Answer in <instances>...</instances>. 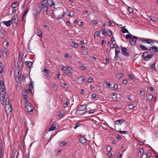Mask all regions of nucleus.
<instances>
[{
	"instance_id": "obj_1",
	"label": "nucleus",
	"mask_w": 158,
	"mask_h": 158,
	"mask_svg": "<svg viewBox=\"0 0 158 158\" xmlns=\"http://www.w3.org/2000/svg\"><path fill=\"white\" fill-rule=\"evenodd\" d=\"M47 0H41V3L39 4V7L40 11L44 14H47L48 7L47 4Z\"/></svg>"
},
{
	"instance_id": "obj_2",
	"label": "nucleus",
	"mask_w": 158,
	"mask_h": 158,
	"mask_svg": "<svg viewBox=\"0 0 158 158\" xmlns=\"http://www.w3.org/2000/svg\"><path fill=\"white\" fill-rule=\"evenodd\" d=\"M24 106L25 107V111L28 113L32 112L34 110V107L31 104L29 103L28 101H26Z\"/></svg>"
},
{
	"instance_id": "obj_3",
	"label": "nucleus",
	"mask_w": 158,
	"mask_h": 158,
	"mask_svg": "<svg viewBox=\"0 0 158 158\" xmlns=\"http://www.w3.org/2000/svg\"><path fill=\"white\" fill-rule=\"evenodd\" d=\"M148 53L147 52H145L143 53L142 58L144 59L145 61H149L153 56V55L151 54L148 55Z\"/></svg>"
},
{
	"instance_id": "obj_4",
	"label": "nucleus",
	"mask_w": 158,
	"mask_h": 158,
	"mask_svg": "<svg viewBox=\"0 0 158 158\" xmlns=\"http://www.w3.org/2000/svg\"><path fill=\"white\" fill-rule=\"evenodd\" d=\"M47 4L48 6L55 8H56L55 3L52 0H47Z\"/></svg>"
},
{
	"instance_id": "obj_5",
	"label": "nucleus",
	"mask_w": 158,
	"mask_h": 158,
	"mask_svg": "<svg viewBox=\"0 0 158 158\" xmlns=\"http://www.w3.org/2000/svg\"><path fill=\"white\" fill-rule=\"evenodd\" d=\"M137 37L134 36H133L129 41V42L132 45H135L136 43Z\"/></svg>"
},
{
	"instance_id": "obj_6",
	"label": "nucleus",
	"mask_w": 158,
	"mask_h": 158,
	"mask_svg": "<svg viewBox=\"0 0 158 158\" xmlns=\"http://www.w3.org/2000/svg\"><path fill=\"white\" fill-rule=\"evenodd\" d=\"M149 50L154 53H156L158 52V47L155 45L150 47L149 49Z\"/></svg>"
},
{
	"instance_id": "obj_7",
	"label": "nucleus",
	"mask_w": 158,
	"mask_h": 158,
	"mask_svg": "<svg viewBox=\"0 0 158 158\" xmlns=\"http://www.w3.org/2000/svg\"><path fill=\"white\" fill-rule=\"evenodd\" d=\"M127 49L126 48L122 47L121 51L122 54L125 56H129V52H127Z\"/></svg>"
},
{
	"instance_id": "obj_8",
	"label": "nucleus",
	"mask_w": 158,
	"mask_h": 158,
	"mask_svg": "<svg viewBox=\"0 0 158 158\" xmlns=\"http://www.w3.org/2000/svg\"><path fill=\"white\" fill-rule=\"evenodd\" d=\"M58 125V124L56 122L54 123L51 126V127L48 129V131H50L55 130L56 128V127Z\"/></svg>"
},
{
	"instance_id": "obj_9",
	"label": "nucleus",
	"mask_w": 158,
	"mask_h": 158,
	"mask_svg": "<svg viewBox=\"0 0 158 158\" xmlns=\"http://www.w3.org/2000/svg\"><path fill=\"white\" fill-rule=\"evenodd\" d=\"M11 20L13 21L14 23L16 25H17L18 24L19 19L17 15L16 16H15L13 18L11 19Z\"/></svg>"
},
{
	"instance_id": "obj_10",
	"label": "nucleus",
	"mask_w": 158,
	"mask_h": 158,
	"mask_svg": "<svg viewBox=\"0 0 158 158\" xmlns=\"http://www.w3.org/2000/svg\"><path fill=\"white\" fill-rule=\"evenodd\" d=\"M140 40L141 42L143 43H147L149 44L151 43V41L154 42V41L150 39H146L143 40V38H141Z\"/></svg>"
},
{
	"instance_id": "obj_11",
	"label": "nucleus",
	"mask_w": 158,
	"mask_h": 158,
	"mask_svg": "<svg viewBox=\"0 0 158 158\" xmlns=\"http://www.w3.org/2000/svg\"><path fill=\"white\" fill-rule=\"evenodd\" d=\"M27 94L26 92L23 91L22 93V95L24 98L25 102H26V101H28V97Z\"/></svg>"
},
{
	"instance_id": "obj_12",
	"label": "nucleus",
	"mask_w": 158,
	"mask_h": 158,
	"mask_svg": "<svg viewBox=\"0 0 158 158\" xmlns=\"http://www.w3.org/2000/svg\"><path fill=\"white\" fill-rule=\"evenodd\" d=\"M79 141L82 144H84L86 142V139L84 137L81 136L79 138Z\"/></svg>"
},
{
	"instance_id": "obj_13",
	"label": "nucleus",
	"mask_w": 158,
	"mask_h": 158,
	"mask_svg": "<svg viewBox=\"0 0 158 158\" xmlns=\"http://www.w3.org/2000/svg\"><path fill=\"white\" fill-rule=\"evenodd\" d=\"M86 107L87 106L85 105H84L80 106L78 108L77 112V113L79 111L84 110H85L86 109Z\"/></svg>"
},
{
	"instance_id": "obj_14",
	"label": "nucleus",
	"mask_w": 158,
	"mask_h": 158,
	"mask_svg": "<svg viewBox=\"0 0 158 158\" xmlns=\"http://www.w3.org/2000/svg\"><path fill=\"white\" fill-rule=\"evenodd\" d=\"M125 121L124 119H121L116 121L115 124L118 125H121L122 124L125 122Z\"/></svg>"
},
{
	"instance_id": "obj_15",
	"label": "nucleus",
	"mask_w": 158,
	"mask_h": 158,
	"mask_svg": "<svg viewBox=\"0 0 158 158\" xmlns=\"http://www.w3.org/2000/svg\"><path fill=\"white\" fill-rule=\"evenodd\" d=\"M3 23L7 27H9L10 26L12 23V21L11 20H10L8 21H4L3 22Z\"/></svg>"
},
{
	"instance_id": "obj_16",
	"label": "nucleus",
	"mask_w": 158,
	"mask_h": 158,
	"mask_svg": "<svg viewBox=\"0 0 158 158\" xmlns=\"http://www.w3.org/2000/svg\"><path fill=\"white\" fill-rule=\"evenodd\" d=\"M70 70L69 69H65V70H64V72L66 75L69 77H71L72 75V73Z\"/></svg>"
},
{
	"instance_id": "obj_17",
	"label": "nucleus",
	"mask_w": 158,
	"mask_h": 158,
	"mask_svg": "<svg viewBox=\"0 0 158 158\" xmlns=\"http://www.w3.org/2000/svg\"><path fill=\"white\" fill-rule=\"evenodd\" d=\"M36 33L37 35L40 37H42L43 36L42 32L41 30L39 29H36Z\"/></svg>"
},
{
	"instance_id": "obj_18",
	"label": "nucleus",
	"mask_w": 158,
	"mask_h": 158,
	"mask_svg": "<svg viewBox=\"0 0 158 158\" xmlns=\"http://www.w3.org/2000/svg\"><path fill=\"white\" fill-rule=\"evenodd\" d=\"M153 98V95L151 94H149L147 96V100L148 102H150Z\"/></svg>"
},
{
	"instance_id": "obj_19",
	"label": "nucleus",
	"mask_w": 158,
	"mask_h": 158,
	"mask_svg": "<svg viewBox=\"0 0 158 158\" xmlns=\"http://www.w3.org/2000/svg\"><path fill=\"white\" fill-rule=\"evenodd\" d=\"M67 144V143L64 141H61L59 143V146L61 147L66 145Z\"/></svg>"
},
{
	"instance_id": "obj_20",
	"label": "nucleus",
	"mask_w": 158,
	"mask_h": 158,
	"mask_svg": "<svg viewBox=\"0 0 158 158\" xmlns=\"http://www.w3.org/2000/svg\"><path fill=\"white\" fill-rule=\"evenodd\" d=\"M117 94L116 93H112L111 96L114 101H116L117 99Z\"/></svg>"
},
{
	"instance_id": "obj_21",
	"label": "nucleus",
	"mask_w": 158,
	"mask_h": 158,
	"mask_svg": "<svg viewBox=\"0 0 158 158\" xmlns=\"http://www.w3.org/2000/svg\"><path fill=\"white\" fill-rule=\"evenodd\" d=\"M33 14L35 16V19L36 20H37L38 19V13L36 10H34Z\"/></svg>"
},
{
	"instance_id": "obj_22",
	"label": "nucleus",
	"mask_w": 158,
	"mask_h": 158,
	"mask_svg": "<svg viewBox=\"0 0 158 158\" xmlns=\"http://www.w3.org/2000/svg\"><path fill=\"white\" fill-rule=\"evenodd\" d=\"M25 64L28 66V68H30L33 64L32 62L26 61L25 62Z\"/></svg>"
},
{
	"instance_id": "obj_23",
	"label": "nucleus",
	"mask_w": 158,
	"mask_h": 158,
	"mask_svg": "<svg viewBox=\"0 0 158 158\" xmlns=\"http://www.w3.org/2000/svg\"><path fill=\"white\" fill-rule=\"evenodd\" d=\"M5 109L6 111H8L10 112L11 110V108L10 105L6 106Z\"/></svg>"
},
{
	"instance_id": "obj_24",
	"label": "nucleus",
	"mask_w": 158,
	"mask_h": 158,
	"mask_svg": "<svg viewBox=\"0 0 158 158\" xmlns=\"http://www.w3.org/2000/svg\"><path fill=\"white\" fill-rule=\"evenodd\" d=\"M18 4L19 3L18 2H15L12 4L11 6L13 9L15 8L18 5Z\"/></svg>"
},
{
	"instance_id": "obj_25",
	"label": "nucleus",
	"mask_w": 158,
	"mask_h": 158,
	"mask_svg": "<svg viewBox=\"0 0 158 158\" xmlns=\"http://www.w3.org/2000/svg\"><path fill=\"white\" fill-rule=\"evenodd\" d=\"M123 76V75L122 73L116 74L115 77L118 79H120L122 78Z\"/></svg>"
},
{
	"instance_id": "obj_26",
	"label": "nucleus",
	"mask_w": 158,
	"mask_h": 158,
	"mask_svg": "<svg viewBox=\"0 0 158 158\" xmlns=\"http://www.w3.org/2000/svg\"><path fill=\"white\" fill-rule=\"evenodd\" d=\"M139 47L143 50H148V48L146 47L142 44L140 45Z\"/></svg>"
},
{
	"instance_id": "obj_27",
	"label": "nucleus",
	"mask_w": 158,
	"mask_h": 158,
	"mask_svg": "<svg viewBox=\"0 0 158 158\" xmlns=\"http://www.w3.org/2000/svg\"><path fill=\"white\" fill-rule=\"evenodd\" d=\"M24 92H26V93L27 94H31L32 93L31 91L29 88H26L25 89V91H24Z\"/></svg>"
},
{
	"instance_id": "obj_28",
	"label": "nucleus",
	"mask_w": 158,
	"mask_h": 158,
	"mask_svg": "<svg viewBox=\"0 0 158 158\" xmlns=\"http://www.w3.org/2000/svg\"><path fill=\"white\" fill-rule=\"evenodd\" d=\"M79 69L81 70H85L86 69V67L84 65V64H82L79 67Z\"/></svg>"
},
{
	"instance_id": "obj_29",
	"label": "nucleus",
	"mask_w": 158,
	"mask_h": 158,
	"mask_svg": "<svg viewBox=\"0 0 158 158\" xmlns=\"http://www.w3.org/2000/svg\"><path fill=\"white\" fill-rule=\"evenodd\" d=\"M4 36V34L3 33V31L2 30H0V39H2Z\"/></svg>"
},
{
	"instance_id": "obj_30",
	"label": "nucleus",
	"mask_w": 158,
	"mask_h": 158,
	"mask_svg": "<svg viewBox=\"0 0 158 158\" xmlns=\"http://www.w3.org/2000/svg\"><path fill=\"white\" fill-rule=\"evenodd\" d=\"M122 32L123 33H129V32L127 30V29L124 28V27H122Z\"/></svg>"
},
{
	"instance_id": "obj_31",
	"label": "nucleus",
	"mask_w": 158,
	"mask_h": 158,
	"mask_svg": "<svg viewBox=\"0 0 158 158\" xmlns=\"http://www.w3.org/2000/svg\"><path fill=\"white\" fill-rule=\"evenodd\" d=\"M18 64L19 67H22L23 64V62L22 60H19Z\"/></svg>"
},
{
	"instance_id": "obj_32",
	"label": "nucleus",
	"mask_w": 158,
	"mask_h": 158,
	"mask_svg": "<svg viewBox=\"0 0 158 158\" xmlns=\"http://www.w3.org/2000/svg\"><path fill=\"white\" fill-rule=\"evenodd\" d=\"M150 19L153 21H156L157 20V19L154 16L151 17Z\"/></svg>"
},
{
	"instance_id": "obj_33",
	"label": "nucleus",
	"mask_w": 158,
	"mask_h": 158,
	"mask_svg": "<svg viewBox=\"0 0 158 158\" xmlns=\"http://www.w3.org/2000/svg\"><path fill=\"white\" fill-rule=\"evenodd\" d=\"M110 60V58H106L103 61V63L104 64H107L108 63Z\"/></svg>"
},
{
	"instance_id": "obj_34",
	"label": "nucleus",
	"mask_w": 158,
	"mask_h": 158,
	"mask_svg": "<svg viewBox=\"0 0 158 158\" xmlns=\"http://www.w3.org/2000/svg\"><path fill=\"white\" fill-rule=\"evenodd\" d=\"M133 36V35L130 34H127L126 35V38L127 39H131Z\"/></svg>"
},
{
	"instance_id": "obj_35",
	"label": "nucleus",
	"mask_w": 158,
	"mask_h": 158,
	"mask_svg": "<svg viewBox=\"0 0 158 158\" xmlns=\"http://www.w3.org/2000/svg\"><path fill=\"white\" fill-rule=\"evenodd\" d=\"M2 85H1V86H0L1 87L0 88L1 90H6V89L5 88L4 85L3 84V83L2 82Z\"/></svg>"
},
{
	"instance_id": "obj_36",
	"label": "nucleus",
	"mask_w": 158,
	"mask_h": 158,
	"mask_svg": "<svg viewBox=\"0 0 158 158\" xmlns=\"http://www.w3.org/2000/svg\"><path fill=\"white\" fill-rule=\"evenodd\" d=\"M3 71V65L2 63L0 62V73H1Z\"/></svg>"
},
{
	"instance_id": "obj_37",
	"label": "nucleus",
	"mask_w": 158,
	"mask_h": 158,
	"mask_svg": "<svg viewBox=\"0 0 158 158\" xmlns=\"http://www.w3.org/2000/svg\"><path fill=\"white\" fill-rule=\"evenodd\" d=\"M6 106L10 105V100L9 98H7L6 100Z\"/></svg>"
},
{
	"instance_id": "obj_38",
	"label": "nucleus",
	"mask_w": 158,
	"mask_h": 158,
	"mask_svg": "<svg viewBox=\"0 0 158 158\" xmlns=\"http://www.w3.org/2000/svg\"><path fill=\"white\" fill-rule=\"evenodd\" d=\"M28 10L27 9L26 10H25V11H24V13H23V16H22V19H23V18L25 16V15L28 13Z\"/></svg>"
},
{
	"instance_id": "obj_39",
	"label": "nucleus",
	"mask_w": 158,
	"mask_h": 158,
	"mask_svg": "<svg viewBox=\"0 0 158 158\" xmlns=\"http://www.w3.org/2000/svg\"><path fill=\"white\" fill-rule=\"evenodd\" d=\"M65 13L64 12L61 15H60L58 16L57 17L58 19H61L63 18V16H64L65 15Z\"/></svg>"
},
{
	"instance_id": "obj_40",
	"label": "nucleus",
	"mask_w": 158,
	"mask_h": 158,
	"mask_svg": "<svg viewBox=\"0 0 158 158\" xmlns=\"http://www.w3.org/2000/svg\"><path fill=\"white\" fill-rule=\"evenodd\" d=\"M83 76H81V77H79L78 78V79L79 80L81 79L82 78H83L82 79V80L81 81V82L85 81L86 80V79L85 78H83Z\"/></svg>"
},
{
	"instance_id": "obj_41",
	"label": "nucleus",
	"mask_w": 158,
	"mask_h": 158,
	"mask_svg": "<svg viewBox=\"0 0 158 158\" xmlns=\"http://www.w3.org/2000/svg\"><path fill=\"white\" fill-rule=\"evenodd\" d=\"M100 34V32H99V31H96L95 32V34L94 35V37L95 38L96 37H97L99 36V35Z\"/></svg>"
},
{
	"instance_id": "obj_42",
	"label": "nucleus",
	"mask_w": 158,
	"mask_h": 158,
	"mask_svg": "<svg viewBox=\"0 0 158 158\" xmlns=\"http://www.w3.org/2000/svg\"><path fill=\"white\" fill-rule=\"evenodd\" d=\"M74 15V12L73 11L70 10L69 13V15L72 17Z\"/></svg>"
},
{
	"instance_id": "obj_43",
	"label": "nucleus",
	"mask_w": 158,
	"mask_h": 158,
	"mask_svg": "<svg viewBox=\"0 0 158 158\" xmlns=\"http://www.w3.org/2000/svg\"><path fill=\"white\" fill-rule=\"evenodd\" d=\"M42 71L43 72H44L47 74L49 73H50V71L47 69H44V70H42Z\"/></svg>"
},
{
	"instance_id": "obj_44",
	"label": "nucleus",
	"mask_w": 158,
	"mask_h": 158,
	"mask_svg": "<svg viewBox=\"0 0 158 158\" xmlns=\"http://www.w3.org/2000/svg\"><path fill=\"white\" fill-rule=\"evenodd\" d=\"M140 94L141 95V96H143L145 94V91L144 90H140Z\"/></svg>"
},
{
	"instance_id": "obj_45",
	"label": "nucleus",
	"mask_w": 158,
	"mask_h": 158,
	"mask_svg": "<svg viewBox=\"0 0 158 158\" xmlns=\"http://www.w3.org/2000/svg\"><path fill=\"white\" fill-rule=\"evenodd\" d=\"M106 35H108L109 36H111L112 35V31L111 30L109 31H107Z\"/></svg>"
},
{
	"instance_id": "obj_46",
	"label": "nucleus",
	"mask_w": 158,
	"mask_h": 158,
	"mask_svg": "<svg viewBox=\"0 0 158 158\" xmlns=\"http://www.w3.org/2000/svg\"><path fill=\"white\" fill-rule=\"evenodd\" d=\"M16 80V81L18 83H19L20 81V79L19 78V77L18 76H17L15 77Z\"/></svg>"
},
{
	"instance_id": "obj_47",
	"label": "nucleus",
	"mask_w": 158,
	"mask_h": 158,
	"mask_svg": "<svg viewBox=\"0 0 158 158\" xmlns=\"http://www.w3.org/2000/svg\"><path fill=\"white\" fill-rule=\"evenodd\" d=\"M120 52V49L119 48H115V54H118Z\"/></svg>"
},
{
	"instance_id": "obj_48",
	"label": "nucleus",
	"mask_w": 158,
	"mask_h": 158,
	"mask_svg": "<svg viewBox=\"0 0 158 158\" xmlns=\"http://www.w3.org/2000/svg\"><path fill=\"white\" fill-rule=\"evenodd\" d=\"M93 81V79L92 77H90L89 78L88 80L87 81H86V82L87 83V82H91L92 81Z\"/></svg>"
},
{
	"instance_id": "obj_49",
	"label": "nucleus",
	"mask_w": 158,
	"mask_h": 158,
	"mask_svg": "<svg viewBox=\"0 0 158 158\" xmlns=\"http://www.w3.org/2000/svg\"><path fill=\"white\" fill-rule=\"evenodd\" d=\"M101 31L102 33V34L103 35H105L106 34V33H107V31H106L105 29H102L101 30Z\"/></svg>"
},
{
	"instance_id": "obj_50",
	"label": "nucleus",
	"mask_w": 158,
	"mask_h": 158,
	"mask_svg": "<svg viewBox=\"0 0 158 158\" xmlns=\"http://www.w3.org/2000/svg\"><path fill=\"white\" fill-rule=\"evenodd\" d=\"M128 11L130 13H132L133 12V10L132 8L129 6L128 7Z\"/></svg>"
},
{
	"instance_id": "obj_51",
	"label": "nucleus",
	"mask_w": 158,
	"mask_h": 158,
	"mask_svg": "<svg viewBox=\"0 0 158 158\" xmlns=\"http://www.w3.org/2000/svg\"><path fill=\"white\" fill-rule=\"evenodd\" d=\"M87 112H89V114H93L95 112V109H93V110H90L89 111H88Z\"/></svg>"
},
{
	"instance_id": "obj_52",
	"label": "nucleus",
	"mask_w": 158,
	"mask_h": 158,
	"mask_svg": "<svg viewBox=\"0 0 158 158\" xmlns=\"http://www.w3.org/2000/svg\"><path fill=\"white\" fill-rule=\"evenodd\" d=\"M118 132L120 133L121 134H124L127 133V131H118Z\"/></svg>"
},
{
	"instance_id": "obj_53",
	"label": "nucleus",
	"mask_w": 158,
	"mask_h": 158,
	"mask_svg": "<svg viewBox=\"0 0 158 158\" xmlns=\"http://www.w3.org/2000/svg\"><path fill=\"white\" fill-rule=\"evenodd\" d=\"M106 150L108 152H110L111 150V148L110 146H108L107 147Z\"/></svg>"
},
{
	"instance_id": "obj_54",
	"label": "nucleus",
	"mask_w": 158,
	"mask_h": 158,
	"mask_svg": "<svg viewBox=\"0 0 158 158\" xmlns=\"http://www.w3.org/2000/svg\"><path fill=\"white\" fill-rule=\"evenodd\" d=\"M97 95L95 94H93L91 95V97L93 99L97 97Z\"/></svg>"
},
{
	"instance_id": "obj_55",
	"label": "nucleus",
	"mask_w": 158,
	"mask_h": 158,
	"mask_svg": "<svg viewBox=\"0 0 158 158\" xmlns=\"http://www.w3.org/2000/svg\"><path fill=\"white\" fill-rule=\"evenodd\" d=\"M113 88L114 90H116L118 88V85L117 84H115L114 85Z\"/></svg>"
},
{
	"instance_id": "obj_56",
	"label": "nucleus",
	"mask_w": 158,
	"mask_h": 158,
	"mask_svg": "<svg viewBox=\"0 0 158 158\" xmlns=\"http://www.w3.org/2000/svg\"><path fill=\"white\" fill-rule=\"evenodd\" d=\"M6 94V90H1L0 92L1 95H5Z\"/></svg>"
},
{
	"instance_id": "obj_57",
	"label": "nucleus",
	"mask_w": 158,
	"mask_h": 158,
	"mask_svg": "<svg viewBox=\"0 0 158 158\" xmlns=\"http://www.w3.org/2000/svg\"><path fill=\"white\" fill-rule=\"evenodd\" d=\"M106 86L107 87H110L111 84L110 83L106 81Z\"/></svg>"
},
{
	"instance_id": "obj_58",
	"label": "nucleus",
	"mask_w": 158,
	"mask_h": 158,
	"mask_svg": "<svg viewBox=\"0 0 158 158\" xmlns=\"http://www.w3.org/2000/svg\"><path fill=\"white\" fill-rule=\"evenodd\" d=\"M144 151L142 148H140L139 150V152L140 154H142L144 152Z\"/></svg>"
},
{
	"instance_id": "obj_59",
	"label": "nucleus",
	"mask_w": 158,
	"mask_h": 158,
	"mask_svg": "<svg viewBox=\"0 0 158 158\" xmlns=\"http://www.w3.org/2000/svg\"><path fill=\"white\" fill-rule=\"evenodd\" d=\"M80 123H77L75 124V126L74 127V129H76L77 127H79L80 125Z\"/></svg>"
},
{
	"instance_id": "obj_60",
	"label": "nucleus",
	"mask_w": 158,
	"mask_h": 158,
	"mask_svg": "<svg viewBox=\"0 0 158 158\" xmlns=\"http://www.w3.org/2000/svg\"><path fill=\"white\" fill-rule=\"evenodd\" d=\"M155 63L154 64H152L151 66V69L153 70H156V68L155 67Z\"/></svg>"
},
{
	"instance_id": "obj_61",
	"label": "nucleus",
	"mask_w": 158,
	"mask_h": 158,
	"mask_svg": "<svg viewBox=\"0 0 158 158\" xmlns=\"http://www.w3.org/2000/svg\"><path fill=\"white\" fill-rule=\"evenodd\" d=\"M129 108L130 109H132L134 107L133 104H131V105H129Z\"/></svg>"
},
{
	"instance_id": "obj_62",
	"label": "nucleus",
	"mask_w": 158,
	"mask_h": 158,
	"mask_svg": "<svg viewBox=\"0 0 158 158\" xmlns=\"http://www.w3.org/2000/svg\"><path fill=\"white\" fill-rule=\"evenodd\" d=\"M107 156L109 157H111L112 156V154L110 152H109L107 153Z\"/></svg>"
},
{
	"instance_id": "obj_63",
	"label": "nucleus",
	"mask_w": 158,
	"mask_h": 158,
	"mask_svg": "<svg viewBox=\"0 0 158 158\" xmlns=\"http://www.w3.org/2000/svg\"><path fill=\"white\" fill-rule=\"evenodd\" d=\"M116 138L118 140H120L122 139V137L120 135H117Z\"/></svg>"
},
{
	"instance_id": "obj_64",
	"label": "nucleus",
	"mask_w": 158,
	"mask_h": 158,
	"mask_svg": "<svg viewBox=\"0 0 158 158\" xmlns=\"http://www.w3.org/2000/svg\"><path fill=\"white\" fill-rule=\"evenodd\" d=\"M147 156L145 154H143L142 155V158H147Z\"/></svg>"
}]
</instances>
